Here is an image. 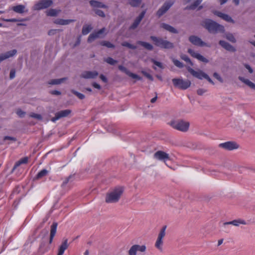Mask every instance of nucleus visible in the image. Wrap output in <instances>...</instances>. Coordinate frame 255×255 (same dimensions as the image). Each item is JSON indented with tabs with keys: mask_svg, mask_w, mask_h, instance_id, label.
Masks as SVG:
<instances>
[{
	"mask_svg": "<svg viewBox=\"0 0 255 255\" xmlns=\"http://www.w3.org/2000/svg\"><path fill=\"white\" fill-rule=\"evenodd\" d=\"M201 25L211 33L224 32L225 30L224 26L210 19L204 20Z\"/></svg>",
	"mask_w": 255,
	"mask_h": 255,
	"instance_id": "obj_1",
	"label": "nucleus"
},
{
	"mask_svg": "<svg viewBox=\"0 0 255 255\" xmlns=\"http://www.w3.org/2000/svg\"><path fill=\"white\" fill-rule=\"evenodd\" d=\"M124 188L122 186L115 188L110 192L107 193L105 201L107 203H116L120 199L123 193Z\"/></svg>",
	"mask_w": 255,
	"mask_h": 255,
	"instance_id": "obj_2",
	"label": "nucleus"
},
{
	"mask_svg": "<svg viewBox=\"0 0 255 255\" xmlns=\"http://www.w3.org/2000/svg\"><path fill=\"white\" fill-rule=\"evenodd\" d=\"M150 38L156 46L161 48L169 49H172L174 47L173 43L161 37L151 36Z\"/></svg>",
	"mask_w": 255,
	"mask_h": 255,
	"instance_id": "obj_3",
	"label": "nucleus"
},
{
	"mask_svg": "<svg viewBox=\"0 0 255 255\" xmlns=\"http://www.w3.org/2000/svg\"><path fill=\"white\" fill-rule=\"evenodd\" d=\"M169 125L175 129L186 132L189 129L190 124L189 122L183 120H177L171 121Z\"/></svg>",
	"mask_w": 255,
	"mask_h": 255,
	"instance_id": "obj_4",
	"label": "nucleus"
},
{
	"mask_svg": "<svg viewBox=\"0 0 255 255\" xmlns=\"http://www.w3.org/2000/svg\"><path fill=\"white\" fill-rule=\"evenodd\" d=\"M175 87L181 90H186L191 85V82L189 80H183L180 78H174L172 80Z\"/></svg>",
	"mask_w": 255,
	"mask_h": 255,
	"instance_id": "obj_5",
	"label": "nucleus"
},
{
	"mask_svg": "<svg viewBox=\"0 0 255 255\" xmlns=\"http://www.w3.org/2000/svg\"><path fill=\"white\" fill-rule=\"evenodd\" d=\"M174 2L173 1H165L162 6L158 9L156 13V16L159 18L165 14L173 5Z\"/></svg>",
	"mask_w": 255,
	"mask_h": 255,
	"instance_id": "obj_6",
	"label": "nucleus"
},
{
	"mask_svg": "<svg viewBox=\"0 0 255 255\" xmlns=\"http://www.w3.org/2000/svg\"><path fill=\"white\" fill-rule=\"evenodd\" d=\"M219 147L226 150H232L238 149L239 145L235 141H227L219 144Z\"/></svg>",
	"mask_w": 255,
	"mask_h": 255,
	"instance_id": "obj_7",
	"label": "nucleus"
},
{
	"mask_svg": "<svg viewBox=\"0 0 255 255\" xmlns=\"http://www.w3.org/2000/svg\"><path fill=\"white\" fill-rule=\"evenodd\" d=\"M166 229V226H164L162 228V229L160 231V232L158 234L157 240H156L155 244V247L159 250H162V246L163 245L162 239L165 236Z\"/></svg>",
	"mask_w": 255,
	"mask_h": 255,
	"instance_id": "obj_8",
	"label": "nucleus"
},
{
	"mask_svg": "<svg viewBox=\"0 0 255 255\" xmlns=\"http://www.w3.org/2000/svg\"><path fill=\"white\" fill-rule=\"evenodd\" d=\"M189 41L193 45L197 46L203 47H210L205 42L203 41L202 39L199 37L195 35H191L189 37Z\"/></svg>",
	"mask_w": 255,
	"mask_h": 255,
	"instance_id": "obj_9",
	"label": "nucleus"
},
{
	"mask_svg": "<svg viewBox=\"0 0 255 255\" xmlns=\"http://www.w3.org/2000/svg\"><path fill=\"white\" fill-rule=\"evenodd\" d=\"M71 113V111L69 109L62 110L55 113V117L51 119V121L55 123L56 121L62 118L68 117Z\"/></svg>",
	"mask_w": 255,
	"mask_h": 255,
	"instance_id": "obj_10",
	"label": "nucleus"
},
{
	"mask_svg": "<svg viewBox=\"0 0 255 255\" xmlns=\"http://www.w3.org/2000/svg\"><path fill=\"white\" fill-rule=\"evenodd\" d=\"M153 157L157 160L162 161L164 162L170 159L169 154L161 150H158L155 152L153 154Z\"/></svg>",
	"mask_w": 255,
	"mask_h": 255,
	"instance_id": "obj_11",
	"label": "nucleus"
},
{
	"mask_svg": "<svg viewBox=\"0 0 255 255\" xmlns=\"http://www.w3.org/2000/svg\"><path fill=\"white\" fill-rule=\"evenodd\" d=\"M186 68L188 71L193 76L200 80H202L203 78H205V77H206L205 75H207V74H206L201 70L195 71L194 69H193L192 68L189 66L187 67Z\"/></svg>",
	"mask_w": 255,
	"mask_h": 255,
	"instance_id": "obj_12",
	"label": "nucleus"
},
{
	"mask_svg": "<svg viewBox=\"0 0 255 255\" xmlns=\"http://www.w3.org/2000/svg\"><path fill=\"white\" fill-rule=\"evenodd\" d=\"M53 3L52 0H41L36 5L37 9H45L50 7Z\"/></svg>",
	"mask_w": 255,
	"mask_h": 255,
	"instance_id": "obj_13",
	"label": "nucleus"
},
{
	"mask_svg": "<svg viewBox=\"0 0 255 255\" xmlns=\"http://www.w3.org/2000/svg\"><path fill=\"white\" fill-rule=\"evenodd\" d=\"M99 75L96 71H84L80 75V77L84 79H95Z\"/></svg>",
	"mask_w": 255,
	"mask_h": 255,
	"instance_id": "obj_14",
	"label": "nucleus"
},
{
	"mask_svg": "<svg viewBox=\"0 0 255 255\" xmlns=\"http://www.w3.org/2000/svg\"><path fill=\"white\" fill-rule=\"evenodd\" d=\"M188 52L191 55V56L195 58H196L197 59L200 61H202L206 63L209 62V60L207 58L201 55L200 54L195 52L192 49H188Z\"/></svg>",
	"mask_w": 255,
	"mask_h": 255,
	"instance_id": "obj_15",
	"label": "nucleus"
},
{
	"mask_svg": "<svg viewBox=\"0 0 255 255\" xmlns=\"http://www.w3.org/2000/svg\"><path fill=\"white\" fill-rule=\"evenodd\" d=\"M213 13L215 15L218 16V17L221 18L222 19L227 22H231L232 23H235V20L233 19L232 18L227 14H225L222 13V12L216 10L214 11Z\"/></svg>",
	"mask_w": 255,
	"mask_h": 255,
	"instance_id": "obj_16",
	"label": "nucleus"
},
{
	"mask_svg": "<svg viewBox=\"0 0 255 255\" xmlns=\"http://www.w3.org/2000/svg\"><path fill=\"white\" fill-rule=\"evenodd\" d=\"M118 68L120 71L125 73L127 75L133 79H135L138 80H140L141 79V78L138 75L130 72L127 68L122 65H119L118 66Z\"/></svg>",
	"mask_w": 255,
	"mask_h": 255,
	"instance_id": "obj_17",
	"label": "nucleus"
},
{
	"mask_svg": "<svg viewBox=\"0 0 255 255\" xmlns=\"http://www.w3.org/2000/svg\"><path fill=\"white\" fill-rule=\"evenodd\" d=\"M16 53L17 50L16 49H13L5 53L0 54V63L6 59L13 56L16 54Z\"/></svg>",
	"mask_w": 255,
	"mask_h": 255,
	"instance_id": "obj_18",
	"label": "nucleus"
},
{
	"mask_svg": "<svg viewBox=\"0 0 255 255\" xmlns=\"http://www.w3.org/2000/svg\"><path fill=\"white\" fill-rule=\"evenodd\" d=\"M219 44L228 51L234 52L236 51V48L224 40H220Z\"/></svg>",
	"mask_w": 255,
	"mask_h": 255,
	"instance_id": "obj_19",
	"label": "nucleus"
},
{
	"mask_svg": "<svg viewBox=\"0 0 255 255\" xmlns=\"http://www.w3.org/2000/svg\"><path fill=\"white\" fill-rule=\"evenodd\" d=\"M145 11H142L141 12L139 16L137 17L136 19L134 20L133 23L130 25L129 27L130 29H134L138 26V25L141 22V20L143 18L145 15Z\"/></svg>",
	"mask_w": 255,
	"mask_h": 255,
	"instance_id": "obj_20",
	"label": "nucleus"
},
{
	"mask_svg": "<svg viewBox=\"0 0 255 255\" xmlns=\"http://www.w3.org/2000/svg\"><path fill=\"white\" fill-rule=\"evenodd\" d=\"M12 9L14 12L20 14L24 12H27L28 11V10L26 9L25 6L22 4L14 6L12 7Z\"/></svg>",
	"mask_w": 255,
	"mask_h": 255,
	"instance_id": "obj_21",
	"label": "nucleus"
},
{
	"mask_svg": "<svg viewBox=\"0 0 255 255\" xmlns=\"http://www.w3.org/2000/svg\"><path fill=\"white\" fill-rule=\"evenodd\" d=\"M58 224L56 222H54L51 226L50 229V235L49 239V243L51 244L53 241V238L54 237L57 230V227Z\"/></svg>",
	"mask_w": 255,
	"mask_h": 255,
	"instance_id": "obj_22",
	"label": "nucleus"
},
{
	"mask_svg": "<svg viewBox=\"0 0 255 255\" xmlns=\"http://www.w3.org/2000/svg\"><path fill=\"white\" fill-rule=\"evenodd\" d=\"M160 27L171 33L175 34L178 33V30L176 28L167 23H161L160 25Z\"/></svg>",
	"mask_w": 255,
	"mask_h": 255,
	"instance_id": "obj_23",
	"label": "nucleus"
},
{
	"mask_svg": "<svg viewBox=\"0 0 255 255\" xmlns=\"http://www.w3.org/2000/svg\"><path fill=\"white\" fill-rule=\"evenodd\" d=\"M68 240L65 239L59 247L57 255H63L64 251L68 248Z\"/></svg>",
	"mask_w": 255,
	"mask_h": 255,
	"instance_id": "obj_24",
	"label": "nucleus"
},
{
	"mask_svg": "<svg viewBox=\"0 0 255 255\" xmlns=\"http://www.w3.org/2000/svg\"><path fill=\"white\" fill-rule=\"evenodd\" d=\"M75 20L74 19H63L61 18H58L56 19L54 21V23L57 24L61 25H65L70 24L71 22H74Z\"/></svg>",
	"mask_w": 255,
	"mask_h": 255,
	"instance_id": "obj_25",
	"label": "nucleus"
},
{
	"mask_svg": "<svg viewBox=\"0 0 255 255\" xmlns=\"http://www.w3.org/2000/svg\"><path fill=\"white\" fill-rule=\"evenodd\" d=\"M246 224L247 223L245 220L242 219H238L234 220L231 222H225L224 223V225H233L235 226H239L240 224L246 225Z\"/></svg>",
	"mask_w": 255,
	"mask_h": 255,
	"instance_id": "obj_26",
	"label": "nucleus"
},
{
	"mask_svg": "<svg viewBox=\"0 0 255 255\" xmlns=\"http://www.w3.org/2000/svg\"><path fill=\"white\" fill-rule=\"evenodd\" d=\"M238 78L239 80L246 84L250 88H251L252 89L255 90V84L251 81H250L249 79H245V78L241 76H239Z\"/></svg>",
	"mask_w": 255,
	"mask_h": 255,
	"instance_id": "obj_27",
	"label": "nucleus"
},
{
	"mask_svg": "<svg viewBox=\"0 0 255 255\" xmlns=\"http://www.w3.org/2000/svg\"><path fill=\"white\" fill-rule=\"evenodd\" d=\"M90 5L93 7L98 8H107V6L103 3L94 0H91L89 1Z\"/></svg>",
	"mask_w": 255,
	"mask_h": 255,
	"instance_id": "obj_28",
	"label": "nucleus"
},
{
	"mask_svg": "<svg viewBox=\"0 0 255 255\" xmlns=\"http://www.w3.org/2000/svg\"><path fill=\"white\" fill-rule=\"evenodd\" d=\"M106 34H104L103 36H101L98 31L92 33L89 36L87 41L88 42L91 43L98 38L104 37Z\"/></svg>",
	"mask_w": 255,
	"mask_h": 255,
	"instance_id": "obj_29",
	"label": "nucleus"
},
{
	"mask_svg": "<svg viewBox=\"0 0 255 255\" xmlns=\"http://www.w3.org/2000/svg\"><path fill=\"white\" fill-rule=\"evenodd\" d=\"M137 44H139L144 47L145 49L148 50H152L153 49V46L147 42L142 41H137Z\"/></svg>",
	"mask_w": 255,
	"mask_h": 255,
	"instance_id": "obj_30",
	"label": "nucleus"
},
{
	"mask_svg": "<svg viewBox=\"0 0 255 255\" xmlns=\"http://www.w3.org/2000/svg\"><path fill=\"white\" fill-rule=\"evenodd\" d=\"M67 78H63L61 79H52L48 81V84L49 85H58L64 82L67 80Z\"/></svg>",
	"mask_w": 255,
	"mask_h": 255,
	"instance_id": "obj_31",
	"label": "nucleus"
},
{
	"mask_svg": "<svg viewBox=\"0 0 255 255\" xmlns=\"http://www.w3.org/2000/svg\"><path fill=\"white\" fill-rule=\"evenodd\" d=\"M28 160V157H27L21 158V159H20L15 163V165L13 166V170H14L21 164H25L27 163Z\"/></svg>",
	"mask_w": 255,
	"mask_h": 255,
	"instance_id": "obj_32",
	"label": "nucleus"
},
{
	"mask_svg": "<svg viewBox=\"0 0 255 255\" xmlns=\"http://www.w3.org/2000/svg\"><path fill=\"white\" fill-rule=\"evenodd\" d=\"M60 11V10L50 9L46 11V14L47 16H56Z\"/></svg>",
	"mask_w": 255,
	"mask_h": 255,
	"instance_id": "obj_33",
	"label": "nucleus"
},
{
	"mask_svg": "<svg viewBox=\"0 0 255 255\" xmlns=\"http://www.w3.org/2000/svg\"><path fill=\"white\" fill-rule=\"evenodd\" d=\"M48 170L46 169H42L40 172H39L36 175V177H35V179H39L42 178V177L45 176L48 174Z\"/></svg>",
	"mask_w": 255,
	"mask_h": 255,
	"instance_id": "obj_34",
	"label": "nucleus"
},
{
	"mask_svg": "<svg viewBox=\"0 0 255 255\" xmlns=\"http://www.w3.org/2000/svg\"><path fill=\"white\" fill-rule=\"evenodd\" d=\"M92 27L91 25L85 24L83 26L82 33L83 35H87L92 30Z\"/></svg>",
	"mask_w": 255,
	"mask_h": 255,
	"instance_id": "obj_35",
	"label": "nucleus"
},
{
	"mask_svg": "<svg viewBox=\"0 0 255 255\" xmlns=\"http://www.w3.org/2000/svg\"><path fill=\"white\" fill-rule=\"evenodd\" d=\"M225 37L229 41L232 43H236V39L234 35L231 33H227L225 35Z\"/></svg>",
	"mask_w": 255,
	"mask_h": 255,
	"instance_id": "obj_36",
	"label": "nucleus"
},
{
	"mask_svg": "<svg viewBox=\"0 0 255 255\" xmlns=\"http://www.w3.org/2000/svg\"><path fill=\"white\" fill-rule=\"evenodd\" d=\"M202 1V0H196L193 3L186 7V9H194L200 4Z\"/></svg>",
	"mask_w": 255,
	"mask_h": 255,
	"instance_id": "obj_37",
	"label": "nucleus"
},
{
	"mask_svg": "<svg viewBox=\"0 0 255 255\" xmlns=\"http://www.w3.org/2000/svg\"><path fill=\"white\" fill-rule=\"evenodd\" d=\"M100 44L102 46H106L108 48H114L115 47L113 44L111 43L109 41H106V40H103V41H101L100 42Z\"/></svg>",
	"mask_w": 255,
	"mask_h": 255,
	"instance_id": "obj_38",
	"label": "nucleus"
},
{
	"mask_svg": "<svg viewBox=\"0 0 255 255\" xmlns=\"http://www.w3.org/2000/svg\"><path fill=\"white\" fill-rule=\"evenodd\" d=\"M128 3L132 7H138L141 3V0H128Z\"/></svg>",
	"mask_w": 255,
	"mask_h": 255,
	"instance_id": "obj_39",
	"label": "nucleus"
},
{
	"mask_svg": "<svg viewBox=\"0 0 255 255\" xmlns=\"http://www.w3.org/2000/svg\"><path fill=\"white\" fill-rule=\"evenodd\" d=\"M180 58L185 62L189 63L191 66L193 65V63L192 62L188 56L185 54H182L180 55Z\"/></svg>",
	"mask_w": 255,
	"mask_h": 255,
	"instance_id": "obj_40",
	"label": "nucleus"
},
{
	"mask_svg": "<svg viewBox=\"0 0 255 255\" xmlns=\"http://www.w3.org/2000/svg\"><path fill=\"white\" fill-rule=\"evenodd\" d=\"M74 176L71 175L69 176L68 177L66 178L64 181L63 182L61 186L64 187L69 182H71L73 181Z\"/></svg>",
	"mask_w": 255,
	"mask_h": 255,
	"instance_id": "obj_41",
	"label": "nucleus"
},
{
	"mask_svg": "<svg viewBox=\"0 0 255 255\" xmlns=\"http://www.w3.org/2000/svg\"><path fill=\"white\" fill-rule=\"evenodd\" d=\"M136 245L132 246L128 251L129 255H136L137 252Z\"/></svg>",
	"mask_w": 255,
	"mask_h": 255,
	"instance_id": "obj_42",
	"label": "nucleus"
},
{
	"mask_svg": "<svg viewBox=\"0 0 255 255\" xmlns=\"http://www.w3.org/2000/svg\"><path fill=\"white\" fill-rule=\"evenodd\" d=\"M172 61L174 64L177 67L182 68L184 67L183 64L179 60L172 58Z\"/></svg>",
	"mask_w": 255,
	"mask_h": 255,
	"instance_id": "obj_43",
	"label": "nucleus"
},
{
	"mask_svg": "<svg viewBox=\"0 0 255 255\" xmlns=\"http://www.w3.org/2000/svg\"><path fill=\"white\" fill-rule=\"evenodd\" d=\"M121 45L123 46L127 47L128 48L131 49H135L137 48L136 46L131 44L129 43L126 41L122 42Z\"/></svg>",
	"mask_w": 255,
	"mask_h": 255,
	"instance_id": "obj_44",
	"label": "nucleus"
},
{
	"mask_svg": "<svg viewBox=\"0 0 255 255\" xmlns=\"http://www.w3.org/2000/svg\"><path fill=\"white\" fill-rule=\"evenodd\" d=\"M104 61L111 65H114L115 64L117 63V60H114L113 58L111 57H108L105 59Z\"/></svg>",
	"mask_w": 255,
	"mask_h": 255,
	"instance_id": "obj_45",
	"label": "nucleus"
},
{
	"mask_svg": "<svg viewBox=\"0 0 255 255\" xmlns=\"http://www.w3.org/2000/svg\"><path fill=\"white\" fill-rule=\"evenodd\" d=\"M72 93L76 95L79 99L82 100L85 98V96L82 93H80L76 91L72 90Z\"/></svg>",
	"mask_w": 255,
	"mask_h": 255,
	"instance_id": "obj_46",
	"label": "nucleus"
},
{
	"mask_svg": "<svg viewBox=\"0 0 255 255\" xmlns=\"http://www.w3.org/2000/svg\"><path fill=\"white\" fill-rule=\"evenodd\" d=\"M29 116L31 118L36 119L38 120H41L42 119V117L41 115L35 114L34 113H31L30 114Z\"/></svg>",
	"mask_w": 255,
	"mask_h": 255,
	"instance_id": "obj_47",
	"label": "nucleus"
},
{
	"mask_svg": "<svg viewBox=\"0 0 255 255\" xmlns=\"http://www.w3.org/2000/svg\"><path fill=\"white\" fill-rule=\"evenodd\" d=\"M16 113L20 118L24 117L26 114L25 112H23L20 109L16 110Z\"/></svg>",
	"mask_w": 255,
	"mask_h": 255,
	"instance_id": "obj_48",
	"label": "nucleus"
},
{
	"mask_svg": "<svg viewBox=\"0 0 255 255\" xmlns=\"http://www.w3.org/2000/svg\"><path fill=\"white\" fill-rule=\"evenodd\" d=\"M151 61L156 66L159 67V68H160L161 69H163L164 68V67H163V65H162L161 63H160V62H159L158 61H156L155 60H154L153 59H151Z\"/></svg>",
	"mask_w": 255,
	"mask_h": 255,
	"instance_id": "obj_49",
	"label": "nucleus"
},
{
	"mask_svg": "<svg viewBox=\"0 0 255 255\" xmlns=\"http://www.w3.org/2000/svg\"><path fill=\"white\" fill-rule=\"evenodd\" d=\"M137 251L141 252H144L146 250V247L144 245L139 246L136 245Z\"/></svg>",
	"mask_w": 255,
	"mask_h": 255,
	"instance_id": "obj_50",
	"label": "nucleus"
},
{
	"mask_svg": "<svg viewBox=\"0 0 255 255\" xmlns=\"http://www.w3.org/2000/svg\"><path fill=\"white\" fill-rule=\"evenodd\" d=\"M95 13L97 15H98L99 16H100L101 17H105V14L104 12L101 10L97 9L95 10Z\"/></svg>",
	"mask_w": 255,
	"mask_h": 255,
	"instance_id": "obj_51",
	"label": "nucleus"
},
{
	"mask_svg": "<svg viewBox=\"0 0 255 255\" xmlns=\"http://www.w3.org/2000/svg\"><path fill=\"white\" fill-rule=\"evenodd\" d=\"M207 92V90L204 89H199L197 91V93L198 95L202 96Z\"/></svg>",
	"mask_w": 255,
	"mask_h": 255,
	"instance_id": "obj_52",
	"label": "nucleus"
},
{
	"mask_svg": "<svg viewBox=\"0 0 255 255\" xmlns=\"http://www.w3.org/2000/svg\"><path fill=\"white\" fill-rule=\"evenodd\" d=\"M141 73L147 78H148V79H149L151 81H153V78L152 77V76L150 75L149 74L147 73V72H146L145 71H142L141 72Z\"/></svg>",
	"mask_w": 255,
	"mask_h": 255,
	"instance_id": "obj_53",
	"label": "nucleus"
},
{
	"mask_svg": "<svg viewBox=\"0 0 255 255\" xmlns=\"http://www.w3.org/2000/svg\"><path fill=\"white\" fill-rule=\"evenodd\" d=\"M213 76H214L216 79H217L219 81H220V82L222 83V82H223L222 78H221V77L220 76V75H219V74H218L217 73L215 72V73L213 74Z\"/></svg>",
	"mask_w": 255,
	"mask_h": 255,
	"instance_id": "obj_54",
	"label": "nucleus"
},
{
	"mask_svg": "<svg viewBox=\"0 0 255 255\" xmlns=\"http://www.w3.org/2000/svg\"><path fill=\"white\" fill-rule=\"evenodd\" d=\"M15 70L14 69H11L10 71L9 78L10 79H12L15 77Z\"/></svg>",
	"mask_w": 255,
	"mask_h": 255,
	"instance_id": "obj_55",
	"label": "nucleus"
},
{
	"mask_svg": "<svg viewBox=\"0 0 255 255\" xmlns=\"http://www.w3.org/2000/svg\"><path fill=\"white\" fill-rule=\"evenodd\" d=\"M3 140H10L13 141H15L16 140V138L14 137L9 136H5L3 138Z\"/></svg>",
	"mask_w": 255,
	"mask_h": 255,
	"instance_id": "obj_56",
	"label": "nucleus"
},
{
	"mask_svg": "<svg viewBox=\"0 0 255 255\" xmlns=\"http://www.w3.org/2000/svg\"><path fill=\"white\" fill-rule=\"evenodd\" d=\"M4 20L5 21H7V22H16V21H23V19L18 20V19H15V18H11V19H4Z\"/></svg>",
	"mask_w": 255,
	"mask_h": 255,
	"instance_id": "obj_57",
	"label": "nucleus"
},
{
	"mask_svg": "<svg viewBox=\"0 0 255 255\" xmlns=\"http://www.w3.org/2000/svg\"><path fill=\"white\" fill-rule=\"evenodd\" d=\"M245 67H246V69H247L249 72L250 73H253V70L252 69V68H251V67L248 65V64H246L245 65Z\"/></svg>",
	"mask_w": 255,
	"mask_h": 255,
	"instance_id": "obj_58",
	"label": "nucleus"
},
{
	"mask_svg": "<svg viewBox=\"0 0 255 255\" xmlns=\"http://www.w3.org/2000/svg\"><path fill=\"white\" fill-rule=\"evenodd\" d=\"M205 79H206L209 83H211L212 84L214 85V83L212 81V80L209 77V76L207 74L205 75Z\"/></svg>",
	"mask_w": 255,
	"mask_h": 255,
	"instance_id": "obj_59",
	"label": "nucleus"
},
{
	"mask_svg": "<svg viewBox=\"0 0 255 255\" xmlns=\"http://www.w3.org/2000/svg\"><path fill=\"white\" fill-rule=\"evenodd\" d=\"M92 86L94 88H96L97 89H99V90L101 89V86L99 84H97V83H96L95 82H94V83H92Z\"/></svg>",
	"mask_w": 255,
	"mask_h": 255,
	"instance_id": "obj_60",
	"label": "nucleus"
},
{
	"mask_svg": "<svg viewBox=\"0 0 255 255\" xmlns=\"http://www.w3.org/2000/svg\"><path fill=\"white\" fill-rule=\"evenodd\" d=\"M56 31H57V30H55V29H51V30H50L48 31V35H54V34L56 33Z\"/></svg>",
	"mask_w": 255,
	"mask_h": 255,
	"instance_id": "obj_61",
	"label": "nucleus"
},
{
	"mask_svg": "<svg viewBox=\"0 0 255 255\" xmlns=\"http://www.w3.org/2000/svg\"><path fill=\"white\" fill-rule=\"evenodd\" d=\"M100 78L104 82H105V83L107 82V79L104 75L101 74L100 76Z\"/></svg>",
	"mask_w": 255,
	"mask_h": 255,
	"instance_id": "obj_62",
	"label": "nucleus"
},
{
	"mask_svg": "<svg viewBox=\"0 0 255 255\" xmlns=\"http://www.w3.org/2000/svg\"><path fill=\"white\" fill-rule=\"evenodd\" d=\"M51 93L53 95H61V92L59 91H57V90H54V91H52L51 92Z\"/></svg>",
	"mask_w": 255,
	"mask_h": 255,
	"instance_id": "obj_63",
	"label": "nucleus"
},
{
	"mask_svg": "<svg viewBox=\"0 0 255 255\" xmlns=\"http://www.w3.org/2000/svg\"><path fill=\"white\" fill-rule=\"evenodd\" d=\"M106 31V28L105 27L102 28V29H100L98 31V32L99 34L101 35L102 34H103Z\"/></svg>",
	"mask_w": 255,
	"mask_h": 255,
	"instance_id": "obj_64",
	"label": "nucleus"
}]
</instances>
